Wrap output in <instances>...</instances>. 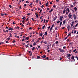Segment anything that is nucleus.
<instances>
[{
    "label": "nucleus",
    "mask_w": 78,
    "mask_h": 78,
    "mask_svg": "<svg viewBox=\"0 0 78 78\" xmlns=\"http://www.w3.org/2000/svg\"><path fill=\"white\" fill-rule=\"evenodd\" d=\"M66 11H68V12H70V6H69L67 7V9H66Z\"/></svg>",
    "instance_id": "obj_1"
},
{
    "label": "nucleus",
    "mask_w": 78,
    "mask_h": 78,
    "mask_svg": "<svg viewBox=\"0 0 78 78\" xmlns=\"http://www.w3.org/2000/svg\"><path fill=\"white\" fill-rule=\"evenodd\" d=\"M58 50H60V52L61 53H64V50H63L62 49L60 48H58Z\"/></svg>",
    "instance_id": "obj_2"
},
{
    "label": "nucleus",
    "mask_w": 78,
    "mask_h": 78,
    "mask_svg": "<svg viewBox=\"0 0 78 78\" xmlns=\"http://www.w3.org/2000/svg\"><path fill=\"white\" fill-rule=\"evenodd\" d=\"M62 19H63V16H60L59 20L60 21V22H62Z\"/></svg>",
    "instance_id": "obj_3"
},
{
    "label": "nucleus",
    "mask_w": 78,
    "mask_h": 78,
    "mask_svg": "<svg viewBox=\"0 0 78 78\" xmlns=\"http://www.w3.org/2000/svg\"><path fill=\"white\" fill-rule=\"evenodd\" d=\"M73 17L74 19H75V20H76V15H75V14L73 15Z\"/></svg>",
    "instance_id": "obj_4"
},
{
    "label": "nucleus",
    "mask_w": 78,
    "mask_h": 78,
    "mask_svg": "<svg viewBox=\"0 0 78 78\" xmlns=\"http://www.w3.org/2000/svg\"><path fill=\"white\" fill-rule=\"evenodd\" d=\"M74 22H75V21H73V22L71 25V27H72L73 25V23H74Z\"/></svg>",
    "instance_id": "obj_5"
},
{
    "label": "nucleus",
    "mask_w": 78,
    "mask_h": 78,
    "mask_svg": "<svg viewBox=\"0 0 78 78\" xmlns=\"http://www.w3.org/2000/svg\"><path fill=\"white\" fill-rule=\"evenodd\" d=\"M68 16L69 17V18L70 19L72 17V15L69 13L68 15Z\"/></svg>",
    "instance_id": "obj_6"
},
{
    "label": "nucleus",
    "mask_w": 78,
    "mask_h": 78,
    "mask_svg": "<svg viewBox=\"0 0 78 78\" xmlns=\"http://www.w3.org/2000/svg\"><path fill=\"white\" fill-rule=\"evenodd\" d=\"M66 55H67V57H70V56H71V55H70V54H67Z\"/></svg>",
    "instance_id": "obj_7"
},
{
    "label": "nucleus",
    "mask_w": 78,
    "mask_h": 78,
    "mask_svg": "<svg viewBox=\"0 0 78 78\" xmlns=\"http://www.w3.org/2000/svg\"><path fill=\"white\" fill-rule=\"evenodd\" d=\"M73 9H74L75 11H77V8L75 7Z\"/></svg>",
    "instance_id": "obj_8"
},
{
    "label": "nucleus",
    "mask_w": 78,
    "mask_h": 78,
    "mask_svg": "<svg viewBox=\"0 0 78 78\" xmlns=\"http://www.w3.org/2000/svg\"><path fill=\"white\" fill-rule=\"evenodd\" d=\"M41 57L42 58H45L46 56L45 55H43V56H41Z\"/></svg>",
    "instance_id": "obj_9"
},
{
    "label": "nucleus",
    "mask_w": 78,
    "mask_h": 78,
    "mask_svg": "<svg viewBox=\"0 0 78 78\" xmlns=\"http://www.w3.org/2000/svg\"><path fill=\"white\" fill-rule=\"evenodd\" d=\"M70 7L71 8H73L74 6H73V5L70 4Z\"/></svg>",
    "instance_id": "obj_10"
},
{
    "label": "nucleus",
    "mask_w": 78,
    "mask_h": 78,
    "mask_svg": "<svg viewBox=\"0 0 78 78\" xmlns=\"http://www.w3.org/2000/svg\"><path fill=\"white\" fill-rule=\"evenodd\" d=\"M10 39H11V38L8 37V38H7L6 40L7 41H9V40H10Z\"/></svg>",
    "instance_id": "obj_11"
},
{
    "label": "nucleus",
    "mask_w": 78,
    "mask_h": 78,
    "mask_svg": "<svg viewBox=\"0 0 78 78\" xmlns=\"http://www.w3.org/2000/svg\"><path fill=\"white\" fill-rule=\"evenodd\" d=\"M48 2H47L46 4L45 5L46 6H48Z\"/></svg>",
    "instance_id": "obj_12"
},
{
    "label": "nucleus",
    "mask_w": 78,
    "mask_h": 78,
    "mask_svg": "<svg viewBox=\"0 0 78 78\" xmlns=\"http://www.w3.org/2000/svg\"><path fill=\"white\" fill-rule=\"evenodd\" d=\"M37 58L38 59H39V58H40V56H38L37 57Z\"/></svg>",
    "instance_id": "obj_13"
},
{
    "label": "nucleus",
    "mask_w": 78,
    "mask_h": 78,
    "mask_svg": "<svg viewBox=\"0 0 78 78\" xmlns=\"http://www.w3.org/2000/svg\"><path fill=\"white\" fill-rule=\"evenodd\" d=\"M1 16H2V17H4L5 15H4V14L2 13L1 14Z\"/></svg>",
    "instance_id": "obj_14"
},
{
    "label": "nucleus",
    "mask_w": 78,
    "mask_h": 78,
    "mask_svg": "<svg viewBox=\"0 0 78 78\" xmlns=\"http://www.w3.org/2000/svg\"><path fill=\"white\" fill-rule=\"evenodd\" d=\"M66 9H64L63 11V13H64V14H65V13H66Z\"/></svg>",
    "instance_id": "obj_15"
},
{
    "label": "nucleus",
    "mask_w": 78,
    "mask_h": 78,
    "mask_svg": "<svg viewBox=\"0 0 78 78\" xmlns=\"http://www.w3.org/2000/svg\"><path fill=\"white\" fill-rule=\"evenodd\" d=\"M66 20H64L63 21V24L64 25V24H65V23H66Z\"/></svg>",
    "instance_id": "obj_16"
},
{
    "label": "nucleus",
    "mask_w": 78,
    "mask_h": 78,
    "mask_svg": "<svg viewBox=\"0 0 78 78\" xmlns=\"http://www.w3.org/2000/svg\"><path fill=\"white\" fill-rule=\"evenodd\" d=\"M45 36H47V32H46L44 33Z\"/></svg>",
    "instance_id": "obj_17"
},
{
    "label": "nucleus",
    "mask_w": 78,
    "mask_h": 78,
    "mask_svg": "<svg viewBox=\"0 0 78 78\" xmlns=\"http://www.w3.org/2000/svg\"><path fill=\"white\" fill-rule=\"evenodd\" d=\"M53 9H51V10L49 11V13H50L51 11H53Z\"/></svg>",
    "instance_id": "obj_18"
},
{
    "label": "nucleus",
    "mask_w": 78,
    "mask_h": 78,
    "mask_svg": "<svg viewBox=\"0 0 78 78\" xmlns=\"http://www.w3.org/2000/svg\"><path fill=\"white\" fill-rule=\"evenodd\" d=\"M67 29H70V25H69L67 27Z\"/></svg>",
    "instance_id": "obj_19"
},
{
    "label": "nucleus",
    "mask_w": 78,
    "mask_h": 78,
    "mask_svg": "<svg viewBox=\"0 0 78 78\" xmlns=\"http://www.w3.org/2000/svg\"><path fill=\"white\" fill-rule=\"evenodd\" d=\"M34 49H35V47H33L32 49V51H33V50H34Z\"/></svg>",
    "instance_id": "obj_20"
},
{
    "label": "nucleus",
    "mask_w": 78,
    "mask_h": 78,
    "mask_svg": "<svg viewBox=\"0 0 78 78\" xmlns=\"http://www.w3.org/2000/svg\"><path fill=\"white\" fill-rule=\"evenodd\" d=\"M62 22H61L60 23V27H61V25H62Z\"/></svg>",
    "instance_id": "obj_21"
},
{
    "label": "nucleus",
    "mask_w": 78,
    "mask_h": 78,
    "mask_svg": "<svg viewBox=\"0 0 78 78\" xmlns=\"http://www.w3.org/2000/svg\"><path fill=\"white\" fill-rule=\"evenodd\" d=\"M26 17L25 16H23V17L22 18V19L23 20L24 19H25Z\"/></svg>",
    "instance_id": "obj_22"
},
{
    "label": "nucleus",
    "mask_w": 78,
    "mask_h": 78,
    "mask_svg": "<svg viewBox=\"0 0 78 78\" xmlns=\"http://www.w3.org/2000/svg\"><path fill=\"white\" fill-rule=\"evenodd\" d=\"M56 17H55L53 18V21H55V20H56Z\"/></svg>",
    "instance_id": "obj_23"
},
{
    "label": "nucleus",
    "mask_w": 78,
    "mask_h": 78,
    "mask_svg": "<svg viewBox=\"0 0 78 78\" xmlns=\"http://www.w3.org/2000/svg\"><path fill=\"white\" fill-rule=\"evenodd\" d=\"M45 25H44L42 27V29H44L45 28Z\"/></svg>",
    "instance_id": "obj_24"
},
{
    "label": "nucleus",
    "mask_w": 78,
    "mask_h": 78,
    "mask_svg": "<svg viewBox=\"0 0 78 78\" xmlns=\"http://www.w3.org/2000/svg\"><path fill=\"white\" fill-rule=\"evenodd\" d=\"M4 44L3 42H0V45H2V44Z\"/></svg>",
    "instance_id": "obj_25"
},
{
    "label": "nucleus",
    "mask_w": 78,
    "mask_h": 78,
    "mask_svg": "<svg viewBox=\"0 0 78 78\" xmlns=\"http://www.w3.org/2000/svg\"><path fill=\"white\" fill-rule=\"evenodd\" d=\"M25 39H26V40H28V39H29V37H26V38H25Z\"/></svg>",
    "instance_id": "obj_26"
},
{
    "label": "nucleus",
    "mask_w": 78,
    "mask_h": 78,
    "mask_svg": "<svg viewBox=\"0 0 78 78\" xmlns=\"http://www.w3.org/2000/svg\"><path fill=\"white\" fill-rule=\"evenodd\" d=\"M8 30H13V29L12 28H9Z\"/></svg>",
    "instance_id": "obj_27"
},
{
    "label": "nucleus",
    "mask_w": 78,
    "mask_h": 78,
    "mask_svg": "<svg viewBox=\"0 0 78 78\" xmlns=\"http://www.w3.org/2000/svg\"><path fill=\"white\" fill-rule=\"evenodd\" d=\"M71 59H74V56H73L72 57H71Z\"/></svg>",
    "instance_id": "obj_28"
},
{
    "label": "nucleus",
    "mask_w": 78,
    "mask_h": 78,
    "mask_svg": "<svg viewBox=\"0 0 78 78\" xmlns=\"http://www.w3.org/2000/svg\"><path fill=\"white\" fill-rule=\"evenodd\" d=\"M42 32H41L40 34V36H42Z\"/></svg>",
    "instance_id": "obj_29"
},
{
    "label": "nucleus",
    "mask_w": 78,
    "mask_h": 78,
    "mask_svg": "<svg viewBox=\"0 0 78 78\" xmlns=\"http://www.w3.org/2000/svg\"><path fill=\"white\" fill-rule=\"evenodd\" d=\"M44 44H47V42H46V41H44Z\"/></svg>",
    "instance_id": "obj_30"
},
{
    "label": "nucleus",
    "mask_w": 78,
    "mask_h": 78,
    "mask_svg": "<svg viewBox=\"0 0 78 78\" xmlns=\"http://www.w3.org/2000/svg\"><path fill=\"white\" fill-rule=\"evenodd\" d=\"M60 22V21L58 20V21L57 22V23H59Z\"/></svg>",
    "instance_id": "obj_31"
},
{
    "label": "nucleus",
    "mask_w": 78,
    "mask_h": 78,
    "mask_svg": "<svg viewBox=\"0 0 78 78\" xmlns=\"http://www.w3.org/2000/svg\"><path fill=\"white\" fill-rule=\"evenodd\" d=\"M54 45H55V43H53L52 45V47H53V46H54Z\"/></svg>",
    "instance_id": "obj_32"
},
{
    "label": "nucleus",
    "mask_w": 78,
    "mask_h": 78,
    "mask_svg": "<svg viewBox=\"0 0 78 78\" xmlns=\"http://www.w3.org/2000/svg\"><path fill=\"white\" fill-rule=\"evenodd\" d=\"M39 2V0H36L35 2L36 3H38V2Z\"/></svg>",
    "instance_id": "obj_33"
},
{
    "label": "nucleus",
    "mask_w": 78,
    "mask_h": 78,
    "mask_svg": "<svg viewBox=\"0 0 78 78\" xmlns=\"http://www.w3.org/2000/svg\"><path fill=\"white\" fill-rule=\"evenodd\" d=\"M26 3H29V2H28V1H26Z\"/></svg>",
    "instance_id": "obj_34"
},
{
    "label": "nucleus",
    "mask_w": 78,
    "mask_h": 78,
    "mask_svg": "<svg viewBox=\"0 0 78 78\" xmlns=\"http://www.w3.org/2000/svg\"><path fill=\"white\" fill-rule=\"evenodd\" d=\"M28 20H29V19H28V18H27L26 19V20L27 21H28V22H29V21H28Z\"/></svg>",
    "instance_id": "obj_35"
},
{
    "label": "nucleus",
    "mask_w": 78,
    "mask_h": 78,
    "mask_svg": "<svg viewBox=\"0 0 78 78\" xmlns=\"http://www.w3.org/2000/svg\"><path fill=\"white\" fill-rule=\"evenodd\" d=\"M78 25V23L75 26V27H77V26Z\"/></svg>",
    "instance_id": "obj_36"
},
{
    "label": "nucleus",
    "mask_w": 78,
    "mask_h": 78,
    "mask_svg": "<svg viewBox=\"0 0 78 78\" xmlns=\"http://www.w3.org/2000/svg\"><path fill=\"white\" fill-rule=\"evenodd\" d=\"M42 11V10L41 9L40 10V12H39V13H41Z\"/></svg>",
    "instance_id": "obj_37"
},
{
    "label": "nucleus",
    "mask_w": 78,
    "mask_h": 78,
    "mask_svg": "<svg viewBox=\"0 0 78 78\" xmlns=\"http://www.w3.org/2000/svg\"><path fill=\"white\" fill-rule=\"evenodd\" d=\"M35 14L36 16H38V14H37V13H35Z\"/></svg>",
    "instance_id": "obj_38"
},
{
    "label": "nucleus",
    "mask_w": 78,
    "mask_h": 78,
    "mask_svg": "<svg viewBox=\"0 0 78 78\" xmlns=\"http://www.w3.org/2000/svg\"><path fill=\"white\" fill-rule=\"evenodd\" d=\"M67 42H69V41H70V40H69V39H68L67 40Z\"/></svg>",
    "instance_id": "obj_39"
},
{
    "label": "nucleus",
    "mask_w": 78,
    "mask_h": 78,
    "mask_svg": "<svg viewBox=\"0 0 78 78\" xmlns=\"http://www.w3.org/2000/svg\"><path fill=\"white\" fill-rule=\"evenodd\" d=\"M73 5L74 6H75V2H73Z\"/></svg>",
    "instance_id": "obj_40"
},
{
    "label": "nucleus",
    "mask_w": 78,
    "mask_h": 78,
    "mask_svg": "<svg viewBox=\"0 0 78 78\" xmlns=\"http://www.w3.org/2000/svg\"><path fill=\"white\" fill-rule=\"evenodd\" d=\"M30 13H28L27 14V16H30Z\"/></svg>",
    "instance_id": "obj_41"
},
{
    "label": "nucleus",
    "mask_w": 78,
    "mask_h": 78,
    "mask_svg": "<svg viewBox=\"0 0 78 78\" xmlns=\"http://www.w3.org/2000/svg\"><path fill=\"white\" fill-rule=\"evenodd\" d=\"M22 41H25V39L24 38L22 39Z\"/></svg>",
    "instance_id": "obj_42"
},
{
    "label": "nucleus",
    "mask_w": 78,
    "mask_h": 78,
    "mask_svg": "<svg viewBox=\"0 0 78 78\" xmlns=\"http://www.w3.org/2000/svg\"><path fill=\"white\" fill-rule=\"evenodd\" d=\"M18 7L19 8V9H22V8H21V6H20V7L19 6Z\"/></svg>",
    "instance_id": "obj_43"
},
{
    "label": "nucleus",
    "mask_w": 78,
    "mask_h": 78,
    "mask_svg": "<svg viewBox=\"0 0 78 78\" xmlns=\"http://www.w3.org/2000/svg\"><path fill=\"white\" fill-rule=\"evenodd\" d=\"M70 44V45H72V44H73V42H72L71 43H69Z\"/></svg>",
    "instance_id": "obj_44"
},
{
    "label": "nucleus",
    "mask_w": 78,
    "mask_h": 78,
    "mask_svg": "<svg viewBox=\"0 0 78 78\" xmlns=\"http://www.w3.org/2000/svg\"><path fill=\"white\" fill-rule=\"evenodd\" d=\"M66 47H65V46H64V47H63V48L64 49H66Z\"/></svg>",
    "instance_id": "obj_45"
},
{
    "label": "nucleus",
    "mask_w": 78,
    "mask_h": 78,
    "mask_svg": "<svg viewBox=\"0 0 78 78\" xmlns=\"http://www.w3.org/2000/svg\"><path fill=\"white\" fill-rule=\"evenodd\" d=\"M67 37H68L67 36L66 37L65 39L64 40H66V39H67Z\"/></svg>",
    "instance_id": "obj_46"
},
{
    "label": "nucleus",
    "mask_w": 78,
    "mask_h": 78,
    "mask_svg": "<svg viewBox=\"0 0 78 78\" xmlns=\"http://www.w3.org/2000/svg\"><path fill=\"white\" fill-rule=\"evenodd\" d=\"M22 22L23 23V24H24L25 23L24 22V20H23Z\"/></svg>",
    "instance_id": "obj_47"
},
{
    "label": "nucleus",
    "mask_w": 78,
    "mask_h": 78,
    "mask_svg": "<svg viewBox=\"0 0 78 78\" xmlns=\"http://www.w3.org/2000/svg\"><path fill=\"white\" fill-rule=\"evenodd\" d=\"M55 43L56 44H58V41H56V42H55Z\"/></svg>",
    "instance_id": "obj_48"
},
{
    "label": "nucleus",
    "mask_w": 78,
    "mask_h": 78,
    "mask_svg": "<svg viewBox=\"0 0 78 78\" xmlns=\"http://www.w3.org/2000/svg\"><path fill=\"white\" fill-rule=\"evenodd\" d=\"M56 7V5H54L53 6V8H55Z\"/></svg>",
    "instance_id": "obj_49"
},
{
    "label": "nucleus",
    "mask_w": 78,
    "mask_h": 78,
    "mask_svg": "<svg viewBox=\"0 0 78 78\" xmlns=\"http://www.w3.org/2000/svg\"><path fill=\"white\" fill-rule=\"evenodd\" d=\"M70 35H71V33H69L68 35V36L69 37Z\"/></svg>",
    "instance_id": "obj_50"
},
{
    "label": "nucleus",
    "mask_w": 78,
    "mask_h": 78,
    "mask_svg": "<svg viewBox=\"0 0 78 78\" xmlns=\"http://www.w3.org/2000/svg\"><path fill=\"white\" fill-rule=\"evenodd\" d=\"M15 42H16V41L15 40H13L12 41L13 43H14Z\"/></svg>",
    "instance_id": "obj_51"
},
{
    "label": "nucleus",
    "mask_w": 78,
    "mask_h": 78,
    "mask_svg": "<svg viewBox=\"0 0 78 78\" xmlns=\"http://www.w3.org/2000/svg\"><path fill=\"white\" fill-rule=\"evenodd\" d=\"M76 49H75V50H73V52H75V51H76Z\"/></svg>",
    "instance_id": "obj_52"
},
{
    "label": "nucleus",
    "mask_w": 78,
    "mask_h": 78,
    "mask_svg": "<svg viewBox=\"0 0 78 78\" xmlns=\"http://www.w3.org/2000/svg\"><path fill=\"white\" fill-rule=\"evenodd\" d=\"M52 27H51L50 28V31H51V30H52Z\"/></svg>",
    "instance_id": "obj_53"
},
{
    "label": "nucleus",
    "mask_w": 78,
    "mask_h": 78,
    "mask_svg": "<svg viewBox=\"0 0 78 78\" xmlns=\"http://www.w3.org/2000/svg\"><path fill=\"white\" fill-rule=\"evenodd\" d=\"M34 45H36V42H34L33 44Z\"/></svg>",
    "instance_id": "obj_54"
},
{
    "label": "nucleus",
    "mask_w": 78,
    "mask_h": 78,
    "mask_svg": "<svg viewBox=\"0 0 78 78\" xmlns=\"http://www.w3.org/2000/svg\"><path fill=\"white\" fill-rule=\"evenodd\" d=\"M71 10L73 12H74V10L73 9H71Z\"/></svg>",
    "instance_id": "obj_55"
},
{
    "label": "nucleus",
    "mask_w": 78,
    "mask_h": 78,
    "mask_svg": "<svg viewBox=\"0 0 78 78\" xmlns=\"http://www.w3.org/2000/svg\"><path fill=\"white\" fill-rule=\"evenodd\" d=\"M30 47H33V46H32V44H30Z\"/></svg>",
    "instance_id": "obj_56"
},
{
    "label": "nucleus",
    "mask_w": 78,
    "mask_h": 78,
    "mask_svg": "<svg viewBox=\"0 0 78 78\" xmlns=\"http://www.w3.org/2000/svg\"><path fill=\"white\" fill-rule=\"evenodd\" d=\"M6 43H7V44L9 43V42L8 41H7L5 42Z\"/></svg>",
    "instance_id": "obj_57"
},
{
    "label": "nucleus",
    "mask_w": 78,
    "mask_h": 78,
    "mask_svg": "<svg viewBox=\"0 0 78 78\" xmlns=\"http://www.w3.org/2000/svg\"><path fill=\"white\" fill-rule=\"evenodd\" d=\"M39 40H37V41L36 42L37 43L38 42H39Z\"/></svg>",
    "instance_id": "obj_58"
},
{
    "label": "nucleus",
    "mask_w": 78,
    "mask_h": 78,
    "mask_svg": "<svg viewBox=\"0 0 78 78\" xmlns=\"http://www.w3.org/2000/svg\"><path fill=\"white\" fill-rule=\"evenodd\" d=\"M29 30H31V29H32V28H31V27H29Z\"/></svg>",
    "instance_id": "obj_59"
},
{
    "label": "nucleus",
    "mask_w": 78,
    "mask_h": 78,
    "mask_svg": "<svg viewBox=\"0 0 78 78\" xmlns=\"http://www.w3.org/2000/svg\"><path fill=\"white\" fill-rule=\"evenodd\" d=\"M45 59H48V57H47V58L46 57L45 58Z\"/></svg>",
    "instance_id": "obj_60"
},
{
    "label": "nucleus",
    "mask_w": 78,
    "mask_h": 78,
    "mask_svg": "<svg viewBox=\"0 0 78 78\" xmlns=\"http://www.w3.org/2000/svg\"><path fill=\"white\" fill-rule=\"evenodd\" d=\"M76 33V30L74 31V34H75Z\"/></svg>",
    "instance_id": "obj_61"
},
{
    "label": "nucleus",
    "mask_w": 78,
    "mask_h": 78,
    "mask_svg": "<svg viewBox=\"0 0 78 78\" xmlns=\"http://www.w3.org/2000/svg\"><path fill=\"white\" fill-rule=\"evenodd\" d=\"M59 60L60 61H61V60H62V58L61 57L60 58Z\"/></svg>",
    "instance_id": "obj_62"
},
{
    "label": "nucleus",
    "mask_w": 78,
    "mask_h": 78,
    "mask_svg": "<svg viewBox=\"0 0 78 78\" xmlns=\"http://www.w3.org/2000/svg\"><path fill=\"white\" fill-rule=\"evenodd\" d=\"M15 22H13V23H12V24H16V23H15Z\"/></svg>",
    "instance_id": "obj_63"
},
{
    "label": "nucleus",
    "mask_w": 78,
    "mask_h": 78,
    "mask_svg": "<svg viewBox=\"0 0 78 78\" xmlns=\"http://www.w3.org/2000/svg\"><path fill=\"white\" fill-rule=\"evenodd\" d=\"M45 20H44V23H45Z\"/></svg>",
    "instance_id": "obj_64"
}]
</instances>
